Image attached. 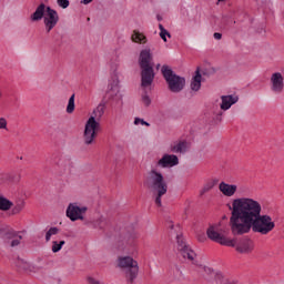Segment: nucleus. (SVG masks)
Wrapping results in <instances>:
<instances>
[{
	"label": "nucleus",
	"mask_w": 284,
	"mask_h": 284,
	"mask_svg": "<svg viewBox=\"0 0 284 284\" xmlns=\"http://www.w3.org/2000/svg\"><path fill=\"white\" fill-rule=\"evenodd\" d=\"M284 79L281 72H275L271 77V92L273 94H283Z\"/></svg>",
	"instance_id": "13"
},
{
	"label": "nucleus",
	"mask_w": 284,
	"mask_h": 284,
	"mask_svg": "<svg viewBox=\"0 0 284 284\" xmlns=\"http://www.w3.org/2000/svg\"><path fill=\"white\" fill-rule=\"evenodd\" d=\"M142 103L145 105V108H150L151 103H152V99H150V95H148V92H144L142 94Z\"/></svg>",
	"instance_id": "32"
},
{
	"label": "nucleus",
	"mask_w": 284,
	"mask_h": 284,
	"mask_svg": "<svg viewBox=\"0 0 284 284\" xmlns=\"http://www.w3.org/2000/svg\"><path fill=\"white\" fill-rule=\"evenodd\" d=\"M43 23L47 34H50L57 28V23H59V13L57 10L47 7V16L43 18Z\"/></svg>",
	"instance_id": "9"
},
{
	"label": "nucleus",
	"mask_w": 284,
	"mask_h": 284,
	"mask_svg": "<svg viewBox=\"0 0 284 284\" xmlns=\"http://www.w3.org/2000/svg\"><path fill=\"white\" fill-rule=\"evenodd\" d=\"M222 114H223V113L221 112V113H220V116H221Z\"/></svg>",
	"instance_id": "48"
},
{
	"label": "nucleus",
	"mask_w": 284,
	"mask_h": 284,
	"mask_svg": "<svg viewBox=\"0 0 284 284\" xmlns=\"http://www.w3.org/2000/svg\"><path fill=\"white\" fill-rule=\"evenodd\" d=\"M47 163H50L51 165H60L61 168L65 166V162H63V158L59 153H53L48 158Z\"/></svg>",
	"instance_id": "22"
},
{
	"label": "nucleus",
	"mask_w": 284,
	"mask_h": 284,
	"mask_svg": "<svg viewBox=\"0 0 284 284\" xmlns=\"http://www.w3.org/2000/svg\"><path fill=\"white\" fill-rule=\"evenodd\" d=\"M158 21H161V17L158 16Z\"/></svg>",
	"instance_id": "45"
},
{
	"label": "nucleus",
	"mask_w": 284,
	"mask_h": 284,
	"mask_svg": "<svg viewBox=\"0 0 284 284\" xmlns=\"http://www.w3.org/2000/svg\"><path fill=\"white\" fill-rule=\"evenodd\" d=\"M103 114H105V103H100L92 112V115L85 123L84 126V143L85 145H92L94 143V139L97 136V132L99 128H101V119H103Z\"/></svg>",
	"instance_id": "2"
},
{
	"label": "nucleus",
	"mask_w": 284,
	"mask_h": 284,
	"mask_svg": "<svg viewBox=\"0 0 284 284\" xmlns=\"http://www.w3.org/2000/svg\"><path fill=\"white\" fill-rule=\"evenodd\" d=\"M106 97L111 101H123V94H121V87H119V78L114 77L108 84Z\"/></svg>",
	"instance_id": "10"
},
{
	"label": "nucleus",
	"mask_w": 284,
	"mask_h": 284,
	"mask_svg": "<svg viewBox=\"0 0 284 284\" xmlns=\"http://www.w3.org/2000/svg\"><path fill=\"white\" fill-rule=\"evenodd\" d=\"M72 112H74V94L70 97L67 105V113L72 114Z\"/></svg>",
	"instance_id": "30"
},
{
	"label": "nucleus",
	"mask_w": 284,
	"mask_h": 284,
	"mask_svg": "<svg viewBox=\"0 0 284 284\" xmlns=\"http://www.w3.org/2000/svg\"><path fill=\"white\" fill-rule=\"evenodd\" d=\"M160 37H161L162 41H164V43H168V37L170 38V37H172V34H170L166 29L164 34H163V32H160Z\"/></svg>",
	"instance_id": "37"
},
{
	"label": "nucleus",
	"mask_w": 284,
	"mask_h": 284,
	"mask_svg": "<svg viewBox=\"0 0 284 284\" xmlns=\"http://www.w3.org/2000/svg\"><path fill=\"white\" fill-rule=\"evenodd\" d=\"M159 30H160V32H162V34H164V32H165V27H163V24H159Z\"/></svg>",
	"instance_id": "40"
},
{
	"label": "nucleus",
	"mask_w": 284,
	"mask_h": 284,
	"mask_svg": "<svg viewBox=\"0 0 284 284\" xmlns=\"http://www.w3.org/2000/svg\"><path fill=\"white\" fill-rule=\"evenodd\" d=\"M81 3H83L84 6H88V3H92V0H82Z\"/></svg>",
	"instance_id": "41"
},
{
	"label": "nucleus",
	"mask_w": 284,
	"mask_h": 284,
	"mask_svg": "<svg viewBox=\"0 0 284 284\" xmlns=\"http://www.w3.org/2000/svg\"><path fill=\"white\" fill-rule=\"evenodd\" d=\"M3 97V92L0 91V99Z\"/></svg>",
	"instance_id": "44"
},
{
	"label": "nucleus",
	"mask_w": 284,
	"mask_h": 284,
	"mask_svg": "<svg viewBox=\"0 0 284 284\" xmlns=\"http://www.w3.org/2000/svg\"><path fill=\"white\" fill-rule=\"evenodd\" d=\"M12 207H14V203L0 194V211L9 212V210H12Z\"/></svg>",
	"instance_id": "21"
},
{
	"label": "nucleus",
	"mask_w": 284,
	"mask_h": 284,
	"mask_svg": "<svg viewBox=\"0 0 284 284\" xmlns=\"http://www.w3.org/2000/svg\"><path fill=\"white\" fill-rule=\"evenodd\" d=\"M134 239H139V235L136 234V232L132 231L131 233H128L125 235L124 241L126 245H132V242L134 241Z\"/></svg>",
	"instance_id": "29"
},
{
	"label": "nucleus",
	"mask_w": 284,
	"mask_h": 284,
	"mask_svg": "<svg viewBox=\"0 0 284 284\" xmlns=\"http://www.w3.org/2000/svg\"><path fill=\"white\" fill-rule=\"evenodd\" d=\"M139 65L141 69V87L149 88L154 83V65H152V50L150 48L142 49L139 55Z\"/></svg>",
	"instance_id": "3"
},
{
	"label": "nucleus",
	"mask_w": 284,
	"mask_h": 284,
	"mask_svg": "<svg viewBox=\"0 0 284 284\" xmlns=\"http://www.w3.org/2000/svg\"><path fill=\"white\" fill-rule=\"evenodd\" d=\"M10 229V225L2 224L0 225V239L6 236L7 231Z\"/></svg>",
	"instance_id": "34"
},
{
	"label": "nucleus",
	"mask_w": 284,
	"mask_h": 284,
	"mask_svg": "<svg viewBox=\"0 0 284 284\" xmlns=\"http://www.w3.org/2000/svg\"><path fill=\"white\" fill-rule=\"evenodd\" d=\"M18 234L17 231H14V229H12L11 226H9L7 233L4 234V237H2L4 241H10L12 239H17Z\"/></svg>",
	"instance_id": "28"
},
{
	"label": "nucleus",
	"mask_w": 284,
	"mask_h": 284,
	"mask_svg": "<svg viewBox=\"0 0 284 284\" xmlns=\"http://www.w3.org/2000/svg\"><path fill=\"white\" fill-rule=\"evenodd\" d=\"M144 185L156 193L155 204L158 207H161V199L163 195L168 194V183L163 179V174L158 172L156 170H152L150 172V176L146 178Z\"/></svg>",
	"instance_id": "4"
},
{
	"label": "nucleus",
	"mask_w": 284,
	"mask_h": 284,
	"mask_svg": "<svg viewBox=\"0 0 284 284\" xmlns=\"http://www.w3.org/2000/svg\"><path fill=\"white\" fill-rule=\"evenodd\" d=\"M171 152L175 154H185L187 152V141L182 140L171 145Z\"/></svg>",
	"instance_id": "19"
},
{
	"label": "nucleus",
	"mask_w": 284,
	"mask_h": 284,
	"mask_svg": "<svg viewBox=\"0 0 284 284\" xmlns=\"http://www.w3.org/2000/svg\"><path fill=\"white\" fill-rule=\"evenodd\" d=\"M171 230H174V224H170L169 226Z\"/></svg>",
	"instance_id": "43"
},
{
	"label": "nucleus",
	"mask_w": 284,
	"mask_h": 284,
	"mask_svg": "<svg viewBox=\"0 0 284 284\" xmlns=\"http://www.w3.org/2000/svg\"><path fill=\"white\" fill-rule=\"evenodd\" d=\"M231 241L233 242V246L231 247H235L239 254H250L254 250V242L250 237H242L237 241L233 239Z\"/></svg>",
	"instance_id": "11"
},
{
	"label": "nucleus",
	"mask_w": 284,
	"mask_h": 284,
	"mask_svg": "<svg viewBox=\"0 0 284 284\" xmlns=\"http://www.w3.org/2000/svg\"><path fill=\"white\" fill-rule=\"evenodd\" d=\"M226 205L231 211L230 227L234 236H242L250 232L267 236L276 227L272 216L261 214V203L254 199L240 197Z\"/></svg>",
	"instance_id": "1"
},
{
	"label": "nucleus",
	"mask_w": 284,
	"mask_h": 284,
	"mask_svg": "<svg viewBox=\"0 0 284 284\" xmlns=\"http://www.w3.org/2000/svg\"><path fill=\"white\" fill-rule=\"evenodd\" d=\"M57 3L59 8H62V10L70 8V0H57Z\"/></svg>",
	"instance_id": "33"
},
{
	"label": "nucleus",
	"mask_w": 284,
	"mask_h": 284,
	"mask_svg": "<svg viewBox=\"0 0 284 284\" xmlns=\"http://www.w3.org/2000/svg\"><path fill=\"white\" fill-rule=\"evenodd\" d=\"M131 39L134 43H148V38L139 31H134Z\"/></svg>",
	"instance_id": "23"
},
{
	"label": "nucleus",
	"mask_w": 284,
	"mask_h": 284,
	"mask_svg": "<svg viewBox=\"0 0 284 284\" xmlns=\"http://www.w3.org/2000/svg\"><path fill=\"white\" fill-rule=\"evenodd\" d=\"M171 276H173V278L175 281H181L183 278V272L181 271V267H179V265H174L171 268Z\"/></svg>",
	"instance_id": "24"
},
{
	"label": "nucleus",
	"mask_w": 284,
	"mask_h": 284,
	"mask_svg": "<svg viewBox=\"0 0 284 284\" xmlns=\"http://www.w3.org/2000/svg\"><path fill=\"white\" fill-rule=\"evenodd\" d=\"M64 245H65V241H60V242L53 241L52 242V247H51L53 254H57L58 252H61V250H63Z\"/></svg>",
	"instance_id": "27"
},
{
	"label": "nucleus",
	"mask_w": 284,
	"mask_h": 284,
	"mask_svg": "<svg viewBox=\"0 0 284 284\" xmlns=\"http://www.w3.org/2000/svg\"><path fill=\"white\" fill-rule=\"evenodd\" d=\"M159 168H174L179 165V156L174 154H164L162 159L158 161Z\"/></svg>",
	"instance_id": "14"
},
{
	"label": "nucleus",
	"mask_w": 284,
	"mask_h": 284,
	"mask_svg": "<svg viewBox=\"0 0 284 284\" xmlns=\"http://www.w3.org/2000/svg\"><path fill=\"white\" fill-rule=\"evenodd\" d=\"M222 103L220 105L221 110H230L232 105L239 103V95H222L221 97Z\"/></svg>",
	"instance_id": "15"
},
{
	"label": "nucleus",
	"mask_w": 284,
	"mask_h": 284,
	"mask_svg": "<svg viewBox=\"0 0 284 284\" xmlns=\"http://www.w3.org/2000/svg\"><path fill=\"white\" fill-rule=\"evenodd\" d=\"M223 219H227V216L224 215Z\"/></svg>",
	"instance_id": "47"
},
{
	"label": "nucleus",
	"mask_w": 284,
	"mask_h": 284,
	"mask_svg": "<svg viewBox=\"0 0 284 284\" xmlns=\"http://www.w3.org/2000/svg\"><path fill=\"white\" fill-rule=\"evenodd\" d=\"M8 121L4 118H0V130H7Z\"/></svg>",
	"instance_id": "38"
},
{
	"label": "nucleus",
	"mask_w": 284,
	"mask_h": 284,
	"mask_svg": "<svg viewBox=\"0 0 284 284\" xmlns=\"http://www.w3.org/2000/svg\"><path fill=\"white\" fill-rule=\"evenodd\" d=\"M204 272H207L210 274V273H212V268L204 266Z\"/></svg>",
	"instance_id": "42"
},
{
	"label": "nucleus",
	"mask_w": 284,
	"mask_h": 284,
	"mask_svg": "<svg viewBox=\"0 0 284 284\" xmlns=\"http://www.w3.org/2000/svg\"><path fill=\"white\" fill-rule=\"evenodd\" d=\"M206 236L210 239V241H213L214 243H219L220 245L227 246H234V242L230 240V237H225V235H222L219 233V230H216V226L211 225L206 230Z\"/></svg>",
	"instance_id": "8"
},
{
	"label": "nucleus",
	"mask_w": 284,
	"mask_h": 284,
	"mask_svg": "<svg viewBox=\"0 0 284 284\" xmlns=\"http://www.w3.org/2000/svg\"><path fill=\"white\" fill-rule=\"evenodd\" d=\"M26 203L23 201L21 202H18L16 205H13L11 207V214L12 216L17 215V214H20V212L23 211V207H24Z\"/></svg>",
	"instance_id": "25"
},
{
	"label": "nucleus",
	"mask_w": 284,
	"mask_h": 284,
	"mask_svg": "<svg viewBox=\"0 0 284 284\" xmlns=\"http://www.w3.org/2000/svg\"><path fill=\"white\" fill-rule=\"evenodd\" d=\"M100 230H103V226H102V225H100Z\"/></svg>",
	"instance_id": "46"
},
{
	"label": "nucleus",
	"mask_w": 284,
	"mask_h": 284,
	"mask_svg": "<svg viewBox=\"0 0 284 284\" xmlns=\"http://www.w3.org/2000/svg\"><path fill=\"white\" fill-rule=\"evenodd\" d=\"M214 185H215L214 182H209L204 184L203 189L200 191V195L203 196V194L210 192V190H212Z\"/></svg>",
	"instance_id": "31"
},
{
	"label": "nucleus",
	"mask_w": 284,
	"mask_h": 284,
	"mask_svg": "<svg viewBox=\"0 0 284 284\" xmlns=\"http://www.w3.org/2000/svg\"><path fill=\"white\" fill-rule=\"evenodd\" d=\"M219 190L222 192V194H224V196H234V194H236L237 186L236 184H227L225 182H221Z\"/></svg>",
	"instance_id": "16"
},
{
	"label": "nucleus",
	"mask_w": 284,
	"mask_h": 284,
	"mask_svg": "<svg viewBox=\"0 0 284 284\" xmlns=\"http://www.w3.org/2000/svg\"><path fill=\"white\" fill-rule=\"evenodd\" d=\"M57 234H59V227H50L45 233V242L49 243L50 239H52V236H57Z\"/></svg>",
	"instance_id": "26"
},
{
	"label": "nucleus",
	"mask_w": 284,
	"mask_h": 284,
	"mask_svg": "<svg viewBox=\"0 0 284 284\" xmlns=\"http://www.w3.org/2000/svg\"><path fill=\"white\" fill-rule=\"evenodd\" d=\"M45 3H40L36 11L31 14L30 19L31 21H41V19L45 18V12H47Z\"/></svg>",
	"instance_id": "18"
},
{
	"label": "nucleus",
	"mask_w": 284,
	"mask_h": 284,
	"mask_svg": "<svg viewBox=\"0 0 284 284\" xmlns=\"http://www.w3.org/2000/svg\"><path fill=\"white\" fill-rule=\"evenodd\" d=\"M161 72L170 92H173L174 94L183 92L185 89V79L183 77L176 74V72H174L168 64L162 65Z\"/></svg>",
	"instance_id": "5"
},
{
	"label": "nucleus",
	"mask_w": 284,
	"mask_h": 284,
	"mask_svg": "<svg viewBox=\"0 0 284 284\" xmlns=\"http://www.w3.org/2000/svg\"><path fill=\"white\" fill-rule=\"evenodd\" d=\"M88 212V207L79 206L75 203H70L67 207V216L70 221H83V214Z\"/></svg>",
	"instance_id": "12"
},
{
	"label": "nucleus",
	"mask_w": 284,
	"mask_h": 284,
	"mask_svg": "<svg viewBox=\"0 0 284 284\" xmlns=\"http://www.w3.org/2000/svg\"><path fill=\"white\" fill-rule=\"evenodd\" d=\"M14 265L20 272H26L27 274H30L34 270L32 264L21 257L16 260Z\"/></svg>",
	"instance_id": "17"
},
{
	"label": "nucleus",
	"mask_w": 284,
	"mask_h": 284,
	"mask_svg": "<svg viewBox=\"0 0 284 284\" xmlns=\"http://www.w3.org/2000/svg\"><path fill=\"white\" fill-rule=\"evenodd\" d=\"M118 266L121 267V270H126V278H129L130 283H134V280L139 276V262L130 256H123L119 257Z\"/></svg>",
	"instance_id": "6"
},
{
	"label": "nucleus",
	"mask_w": 284,
	"mask_h": 284,
	"mask_svg": "<svg viewBox=\"0 0 284 284\" xmlns=\"http://www.w3.org/2000/svg\"><path fill=\"white\" fill-rule=\"evenodd\" d=\"M176 246L179 256H182L184 261H194V258L196 257V253H194V250H192L190 245H187L185 237H183V234L181 233L176 234Z\"/></svg>",
	"instance_id": "7"
},
{
	"label": "nucleus",
	"mask_w": 284,
	"mask_h": 284,
	"mask_svg": "<svg viewBox=\"0 0 284 284\" xmlns=\"http://www.w3.org/2000/svg\"><path fill=\"white\" fill-rule=\"evenodd\" d=\"M21 239H23V236L19 235L18 239L12 240L10 243V247H18V245H21Z\"/></svg>",
	"instance_id": "36"
},
{
	"label": "nucleus",
	"mask_w": 284,
	"mask_h": 284,
	"mask_svg": "<svg viewBox=\"0 0 284 284\" xmlns=\"http://www.w3.org/2000/svg\"><path fill=\"white\" fill-rule=\"evenodd\" d=\"M201 79H203V77L201 75V70L197 68L195 75L191 80V90H193V92L201 90Z\"/></svg>",
	"instance_id": "20"
},
{
	"label": "nucleus",
	"mask_w": 284,
	"mask_h": 284,
	"mask_svg": "<svg viewBox=\"0 0 284 284\" xmlns=\"http://www.w3.org/2000/svg\"><path fill=\"white\" fill-rule=\"evenodd\" d=\"M214 39H216V41H221V39H223V34L222 33H219V32H215L213 34Z\"/></svg>",
	"instance_id": "39"
},
{
	"label": "nucleus",
	"mask_w": 284,
	"mask_h": 284,
	"mask_svg": "<svg viewBox=\"0 0 284 284\" xmlns=\"http://www.w3.org/2000/svg\"><path fill=\"white\" fill-rule=\"evenodd\" d=\"M141 123V125H146V128H150V123L145 122V120L141 119V118H135L134 119V125H139Z\"/></svg>",
	"instance_id": "35"
}]
</instances>
